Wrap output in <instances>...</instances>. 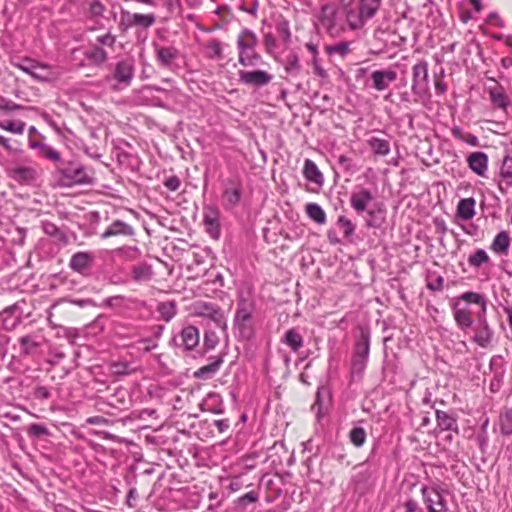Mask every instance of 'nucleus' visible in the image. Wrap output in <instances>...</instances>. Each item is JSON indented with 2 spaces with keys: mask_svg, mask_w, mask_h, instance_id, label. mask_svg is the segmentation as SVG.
Returning a JSON list of instances; mask_svg holds the SVG:
<instances>
[{
  "mask_svg": "<svg viewBox=\"0 0 512 512\" xmlns=\"http://www.w3.org/2000/svg\"><path fill=\"white\" fill-rule=\"evenodd\" d=\"M255 311V301L250 293H240L234 316V327L244 339H250L254 334L252 315Z\"/></svg>",
  "mask_w": 512,
  "mask_h": 512,
  "instance_id": "obj_1",
  "label": "nucleus"
},
{
  "mask_svg": "<svg viewBox=\"0 0 512 512\" xmlns=\"http://www.w3.org/2000/svg\"><path fill=\"white\" fill-rule=\"evenodd\" d=\"M318 20L321 27L330 36L337 37L346 31V22L340 3L329 2L323 4Z\"/></svg>",
  "mask_w": 512,
  "mask_h": 512,
  "instance_id": "obj_2",
  "label": "nucleus"
},
{
  "mask_svg": "<svg viewBox=\"0 0 512 512\" xmlns=\"http://www.w3.org/2000/svg\"><path fill=\"white\" fill-rule=\"evenodd\" d=\"M57 180L62 187H72L92 182V178L87 173L86 168L76 162H69L64 168L58 169Z\"/></svg>",
  "mask_w": 512,
  "mask_h": 512,
  "instance_id": "obj_3",
  "label": "nucleus"
},
{
  "mask_svg": "<svg viewBox=\"0 0 512 512\" xmlns=\"http://www.w3.org/2000/svg\"><path fill=\"white\" fill-rule=\"evenodd\" d=\"M411 91L420 98L429 94L428 62L426 60H420L412 67Z\"/></svg>",
  "mask_w": 512,
  "mask_h": 512,
  "instance_id": "obj_4",
  "label": "nucleus"
},
{
  "mask_svg": "<svg viewBox=\"0 0 512 512\" xmlns=\"http://www.w3.org/2000/svg\"><path fill=\"white\" fill-rule=\"evenodd\" d=\"M257 44L258 38L253 31L249 29H243L239 33L237 37V46L239 49V64L243 66H249L253 64V59H255V56L248 57L246 55V52L247 50H255Z\"/></svg>",
  "mask_w": 512,
  "mask_h": 512,
  "instance_id": "obj_5",
  "label": "nucleus"
},
{
  "mask_svg": "<svg viewBox=\"0 0 512 512\" xmlns=\"http://www.w3.org/2000/svg\"><path fill=\"white\" fill-rule=\"evenodd\" d=\"M154 53L158 65L162 68L174 70L177 67L180 51L175 46H163L154 44Z\"/></svg>",
  "mask_w": 512,
  "mask_h": 512,
  "instance_id": "obj_6",
  "label": "nucleus"
},
{
  "mask_svg": "<svg viewBox=\"0 0 512 512\" xmlns=\"http://www.w3.org/2000/svg\"><path fill=\"white\" fill-rule=\"evenodd\" d=\"M346 22V29L358 30L364 26L363 19L360 15L358 2L355 0H339Z\"/></svg>",
  "mask_w": 512,
  "mask_h": 512,
  "instance_id": "obj_7",
  "label": "nucleus"
},
{
  "mask_svg": "<svg viewBox=\"0 0 512 512\" xmlns=\"http://www.w3.org/2000/svg\"><path fill=\"white\" fill-rule=\"evenodd\" d=\"M193 311L198 316L213 320L219 327L224 328L226 326L223 312L213 303L197 301L193 304Z\"/></svg>",
  "mask_w": 512,
  "mask_h": 512,
  "instance_id": "obj_8",
  "label": "nucleus"
},
{
  "mask_svg": "<svg viewBox=\"0 0 512 512\" xmlns=\"http://www.w3.org/2000/svg\"><path fill=\"white\" fill-rule=\"evenodd\" d=\"M239 75V81L243 84L250 85V86H256L261 87L269 84L273 78L271 74L264 70H253V71H246V70H240L238 72Z\"/></svg>",
  "mask_w": 512,
  "mask_h": 512,
  "instance_id": "obj_9",
  "label": "nucleus"
},
{
  "mask_svg": "<svg viewBox=\"0 0 512 512\" xmlns=\"http://www.w3.org/2000/svg\"><path fill=\"white\" fill-rule=\"evenodd\" d=\"M422 494L427 505V512H446V501L443 495L434 488L422 487Z\"/></svg>",
  "mask_w": 512,
  "mask_h": 512,
  "instance_id": "obj_10",
  "label": "nucleus"
},
{
  "mask_svg": "<svg viewBox=\"0 0 512 512\" xmlns=\"http://www.w3.org/2000/svg\"><path fill=\"white\" fill-rule=\"evenodd\" d=\"M220 213L216 207L205 206L203 208V222L207 233L213 238L218 239L220 236Z\"/></svg>",
  "mask_w": 512,
  "mask_h": 512,
  "instance_id": "obj_11",
  "label": "nucleus"
},
{
  "mask_svg": "<svg viewBox=\"0 0 512 512\" xmlns=\"http://www.w3.org/2000/svg\"><path fill=\"white\" fill-rule=\"evenodd\" d=\"M374 200L373 193L364 187H359L351 193L350 205L358 213L368 210L370 203Z\"/></svg>",
  "mask_w": 512,
  "mask_h": 512,
  "instance_id": "obj_12",
  "label": "nucleus"
},
{
  "mask_svg": "<svg viewBox=\"0 0 512 512\" xmlns=\"http://www.w3.org/2000/svg\"><path fill=\"white\" fill-rule=\"evenodd\" d=\"M512 188V155H506L502 159L498 173V189L506 194Z\"/></svg>",
  "mask_w": 512,
  "mask_h": 512,
  "instance_id": "obj_13",
  "label": "nucleus"
},
{
  "mask_svg": "<svg viewBox=\"0 0 512 512\" xmlns=\"http://www.w3.org/2000/svg\"><path fill=\"white\" fill-rule=\"evenodd\" d=\"M397 79V73L392 69L373 71L370 75L371 86L376 91H384Z\"/></svg>",
  "mask_w": 512,
  "mask_h": 512,
  "instance_id": "obj_14",
  "label": "nucleus"
},
{
  "mask_svg": "<svg viewBox=\"0 0 512 512\" xmlns=\"http://www.w3.org/2000/svg\"><path fill=\"white\" fill-rule=\"evenodd\" d=\"M60 75V70L51 65L40 64L34 61L30 76L42 82H53L56 81Z\"/></svg>",
  "mask_w": 512,
  "mask_h": 512,
  "instance_id": "obj_15",
  "label": "nucleus"
},
{
  "mask_svg": "<svg viewBox=\"0 0 512 512\" xmlns=\"http://www.w3.org/2000/svg\"><path fill=\"white\" fill-rule=\"evenodd\" d=\"M488 155L482 151L472 152L467 157V165L477 176L485 177L488 171Z\"/></svg>",
  "mask_w": 512,
  "mask_h": 512,
  "instance_id": "obj_16",
  "label": "nucleus"
},
{
  "mask_svg": "<svg viewBox=\"0 0 512 512\" xmlns=\"http://www.w3.org/2000/svg\"><path fill=\"white\" fill-rule=\"evenodd\" d=\"M493 332L490 329L488 322L484 316V314H480L478 317L477 325L475 327V334L473 340L480 347H487L492 340Z\"/></svg>",
  "mask_w": 512,
  "mask_h": 512,
  "instance_id": "obj_17",
  "label": "nucleus"
},
{
  "mask_svg": "<svg viewBox=\"0 0 512 512\" xmlns=\"http://www.w3.org/2000/svg\"><path fill=\"white\" fill-rule=\"evenodd\" d=\"M122 22L128 27L139 26L149 28L155 23V16L153 14H139L123 11Z\"/></svg>",
  "mask_w": 512,
  "mask_h": 512,
  "instance_id": "obj_18",
  "label": "nucleus"
},
{
  "mask_svg": "<svg viewBox=\"0 0 512 512\" xmlns=\"http://www.w3.org/2000/svg\"><path fill=\"white\" fill-rule=\"evenodd\" d=\"M134 77V66L130 60H122L116 64L114 78L125 86L130 85Z\"/></svg>",
  "mask_w": 512,
  "mask_h": 512,
  "instance_id": "obj_19",
  "label": "nucleus"
},
{
  "mask_svg": "<svg viewBox=\"0 0 512 512\" xmlns=\"http://www.w3.org/2000/svg\"><path fill=\"white\" fill-rule=\"evenodd\" d=\"M242 186L235 180H229L223 191V199L227 207H235L241 198Z\"/></svg>",
  "mask_w": 512,
  "mask_h": 512,
  "instance_id": "obj_20",
  "label": "nucleus"
},
{
  "mask_svg": "<svg viewBox=\"0 0 512 512\" xmlns=\"http://www.w3.org/2000/svg\"><path fill=\"white\" fill-rule=\"evenodd\" d=\"M134 234V229L129 224L121 221L115 220L112 222L109 227L101 234L102 239H107L112 236H132Z\"/></svg>",
  "mask_w": 512,
  "mask_h": 512,
  "instance_id": "obj_21",
  "label": "nucleus"
},
{
  "mask_svg": "<svg viewBox=\"0 0 512 512\" xmlns=\"http://www.w3.org/2000/svg\"><path fill=\"white\" fill-rule=\"evenodd\" d=\"M29 147L33 150H38V154L48 160L53 162H58L61 160L60 153L46 143L30 139Z\"/></svg>",
  "mask_w": 512,
  "mask_h": 512,
  "instance_id": "obj_22",
  "label": "nucleus"
},
{
  "mask_svg": "<svg viewBox=\"0 0 512 512\" xmlns=\"http://www.w3.org/2000/svg\"><path fill=\"white\" fill-rule=\"evenodd\" d=\"M93 261V256L88 252H77L70 260V268L76 272L83 273L89 268Z\"/></svg>",
  "mask_w": 512,
  "mask_h": 512,
  "instance_id": "obj_23",
  "label": "nucleus"
},
{
  "mask_svg": "<svg viewBox=\"0 0 512 512\" xmlns=\"http://www.w3.org/2000/svg\"><path fill=\"white\" fill-rule=\"evenodd\" d=\"M476 201L474 198H464L458 202L456 215L464 221L471 220L475 216Z\"/></svg>",
  "mask_w": 512,
  "mask_h": 512,
  "instance_id": "obj_24",
  "label": "nucleus"
},
{
  "mask_svg": "<svg viewBox=\"0 0 512 512\" xmlns=\"http://www.w3.org/2000/svg\"><path fill=\"white\" fill-rule=\"evenodd\" d=\"M180 338L185 349L192 350L199 344V331L194 326L184 327L181 331Z\"/></svg>",
  "mask_w": 512,
  "mask_h": 512,
  "instance_id": "obj_25",
  "label": "nucleus"
},
{
  "mask_svg": "<svg viewBox=\"0 0 512 512\" xmlns=\"http://www.w3.org/2000/svg\"><path fill=\"white\" fill-rule=\"evenodd\" d=\"M453 316L461 329H466L473 323L470 310L467 307H461L458 302L453 305Z\"/></svg>",
  "mask_w": 512,
  "mask_h": 512,
  "instance_id": "obj_26",
  "label": "nucleus"
},
{
  "mask_svg": "<svg viewBox=\"0 0 512 512\" xmlns=\"http://www.w3.org/2000/svg\"><path fill=\"white\" fill-rule=\"evenodd\" d=\"M381 0H359L358 7L364 24L371 19L380 8Z\"/></svg>",
  "mask_w": 512,
  "mask_h": 512,
  "instance_id": "obj_27",
  "label": "nucleus"
},
{
  "mask_svg": "<svg viewBox=\"0 0 512 512\" xmlns=\"http://www.w3.org/2000/svg\"><path fill=\"white\" fill-rule=\"evenodd\" d=\"M304 177L315 184L322 185L323 184V175L318 169L317 165L310 159H306L303 167Z\"/></svg>",
  "mask_w": 512,
  "mask_h": 512,
  "instance_id": "obj_28",
  "label": "nucleus"
},
{
  "mask_svg": "<svg viewBox=\"0 0 512 512\" xmlns=\"http://www.w3.org/2000/svg\"><path fill=\"white\" fill-rule=\"evenodd\" d=\"M21 352L30 355L42 344V337L37 335H26L19 340Z\"/></svg>",
  "mask_w": 512,
  "mask_h": 512,
  "instance_id": "obj_29",
  "label": "nucleus"
},
{
  "mask_svg": "<svg viewBox=\"0 0 512 512\" xmlns=\"http://www.w3.org/2000/svg\"><path fill=\"white\" fill-rule=\"evenodd\" d=\"M367 144L375 155L387 156L390 153V143L386 139L373 136L367 140Z\"/></svg>",
  "mask_w": 512,
  "mask_h": 512,
  "instance_id": "obj_30",
  "label": "nucleus"
},
{
  "mask_svg": "<svg viewBox=\"0 0 512 512\" xmlns=\"http://www.w3.org/2000/svg\"><path fill=\"white\" fill-rule=\"evenodd\" d=\"M11 176L18 182L29 183L35 180L36 171L32 167L17 166L12 169Z\"/></svg>",
  "mask_w": 512,
  "mask_h": 512,
  "instance_id": "obj_31",
  "label": "nucleus"
},
{
  "mask_svg": "<svg viewBox=\"0 0 512 512\" xmlns=\"http://www.w3.org/2000/svg\"><path fill=\"white\" fill-rule=\"evenodd\" d=\"M436 420L438 427L443 431H457L458 429L456 419L444 411H436Z\"/></svg>",
  "mask_w": 512,
  "mask_h": 512,
  "instance_id": "obj_32",
  "label": "nucleus"
},
{
  "mask_svg": "<svg viewBox=\"0 0 512 512\" xmlns=\"http://www.w3.org/2000/svg\"><path fill=\"white\" fill-rule=\"evenodd\" d=\"M510 242L511 240L508 232L501 231L495 236L491 244V250L497 254H506L510 246Z\"/></svg>",
  "mask_w": 512,
  "mask_h": 512,
  "instance_id": "obj_33",
  "label": "nucleus"
},
{
  "mask_svg": "<svg viewBox=\"0 0 512 512\" xmlns=\"http://www.w3.org/2000/svg\"><path fill=\"white\" fill-rule=\"evenodd\" d=\"M282 342L289 346L293 352H297L303 346L304 340L296 329L291 328L286 331Z\"/></svg>",
  "mask_w": 512,
  "mask_h": 512,
  "instance_id": "obj_34",
  "label": "nucleus"
},
{
  "mask_svg": "<svg viewBox=\"0 0 512 512\" xmlns=\"http://www.w3.org/2000/svg\"><path fill=\"white\" fill-rule=\"evenodd\" d=\"M132 278L136 282H147L152 278L153 272L150 265L140 263L132 268Z\"/></svg>",
  "mask_w": 512,
  "mask_h": 512,
  "instance_id": "obj_35",
  "label": "nucleus"
},
{
  "mask_svg": "<svg viewBox=\"0 0 512 512\" xmlns=\"http://www.w3.org/2000/svg\"><path fill=\"white\" fill-rule=\"evenodd\" d=\"M223 359L221 357H216L209 364L200 367L195 373V377L197 378H210L214 375L220 368Z\"/></svg>",
  "mask_w": 512,
  "mask_h": 512,
  "instance_id": "obj_36",
  "label": "nucleus"
},
{
  "mask_svg": "<svg viewBox=\"0 0 512 512\" xmlns=\"http://www.w3.org/2000/svg\"><path fill=\"white\" fill-rule=\"evenodd\" d=\"M370 351V336L362 331L360 339L356 342L353 356L368 358Z\"/></svg>",
  "mask_w": 512,
  "mask_h": 512,
  "instance_id": "obj_37",
  "label": "nucleus"
},
{
  "mask_svg": "<svg viewBox=\"0 0 512 512\" xmlns=\"http://www.w3.org/2000/svg\"><path fill=\"white\" fill-rule=\"evenodd\" d=\"M489 95L494 106L506 109L509 105L508 98L502 87L496 86L495 88H491L489 90Z\"/></svg>",
  "mask_w": 512,
  "mask_h": 512,
  "instance_id": "obj_38",
  "label": "nucleus"
},
{
  "mask_svg": "<svg viewBox=\"0 0 512 512\" xmlns=\"http://www.w3.org/2000/svg\"><path fill=\"white\" fill-rule=\"evenodd\" d=\"M26 124L22 120L0 119V128L12 134L22 135Z\"/></svg>",
  "mask_w": 512,
  "mask_h": 512,
  "instance_id": "obj_39",
  "label": "nucleus"
},
{
  "mask_svg": "<svg viewBox=\"0 0 512 512\" xmlns=\"http://www.w3.org/2000/svg\"><path fill=\"white\" fill-rule=\"evenodd\" d=\"M306 214L310 219L318 224H324L326 221V214L322 207L316 203H309L305 206Z\"/></svg>",
  "mask_w": 512,
  "mask_h": 512,
  "instance_id": "obj_40",
  "label": "nucleus"
},
{
  "mask_svg": "<svg viewBox=\"0 0 512 512\" xmlns=\"http://www.w3.org/2000/svg\"><path fill=\"white\" fill-rule=\"evenodd\" d=\"M451 132H452V135L456 139H458L462 142H465L469 146H472V147L480 146L479 139L476 135H474L472 133L464 132L460 127L456 126V127L452 128Z\"/></svg>",
  "mask_w": 512,
  "mask_h": 512,
  "instance_id": "obj_41",
  "label": "nucleus"
},
{
  "mask_svg": "<svg viewBox=\"0 0 512 512\" xmlns=\"http://www.w3.org/2000/svg\"><path fill=\"white\" fill-rule=\"evenodd\" d=\"M85 56L88 60L97 65L104 63L108 58L107 52L97 45H93L90 49H88L85 52Z\"/></svg>",
  "mask_w": 512,
  "mask_h": 512,
  "instance_id": "obj_42",
  "label": "nucleus"
},
{
  "mask_svg": "<svg viewBox=\"0 0 512 512\" xmlns=\"http://www.w3.org/2000/svg\"><path fill=\"white\" fill-rule=\"evenodd\" d=\"M459 300H463L467 303H475L480 306L481 315L486 312V300L484 296L476 292H465L460 297Z\"/></svg>",
  "mask_w": 512,
  "mask_h": 512,
  "instance_id": "obj_43",
  "label": "nucleus"
},
{
  "mask_svg": "<svg viewBox=\"0 0 512 512\" xmlns=\"http://www.w3.org/2000/svg\"><path fill=\"white\" fill-rule=\"evenodd\" d=\"M85 5L91 19L103 18L105 7L99 0H87Z\"/></svg>",
  "mask_w": 512,
  "mask_h": 512,
  "instance_id": "obj_44",
  "label": "nucleus"
},
{
  "mask_svg": "<svg viewBox=\"0 0 512 512\" xmlns=\"http://www.w3.org/2000/svg\"><path fill=\"white\" fill-rule=\"evenodd\" d=\"M16 307H8L0 313V320L3 321L4 328L10 330L15 327L18 322L19 316H13Z\"/></svg>",
  "mask_w": 512,
  "mask_h": 512,
  "instance_id": "obj_45",
  "label": "nucleus"
},
{
  "mask_svg": "<svg viewBox=\"0 0 512 512\" xmlns=\"http://www.w3.org/2000/svg\"><path fill=\"white\" fill-rule=\"evenodd\" d=\"M157 310L162 319L166 322L170 321L176 315V306L173 301L160 303Z\"/></svg>",
  "mask_w": 512,
  "mask_h": 512,
  "instance_id": "obj_46",
  "label": "nucleus"
},
{
  "mask_svg": "<svg viewBox=\"0 0 512 512\" xmlns=\"http://www.w3.org/2000/svg\"><path fill=\"white\" fill-rule=\"evenodd\" d=\"M329 55H339L345 57L350 52V42L343 41L326 47Z\"/></svg>",
  "mask_w": 512,
  "mask_h": 512,
  "instance_id": "obj_47",
  "label": "nucleus"
},
{
  "mask_svg": "<svg viewBox=\"0 0 512 512\" xmlns=\"http://www.w3.org/2000/svg\"><path fill=\"white\" fill-rule=\"evenodd\" d=\"M489 261L487 252L483 249L476 250L473 254L468 257V263L470 266L478 268L484 263Z\"/></svg>",
  "mask_w": 512,
  "mask_h": 512,
  "instance_id": "obj_48",
  "label": "nucleus"
},
{
  "mask_svg": "<svg viewBox=\"0 0 512 512\" xmlns=\"http://www.w3.org/2000/svg\"><path fill=\"white\" fill-rule=\"evenodd\" d=\"M349 439L356 447H361L366 441V432L362 427H354L349 433Z\"/></svg>",
  "mask_w": 512,
  "mask_h": 512,
  "instance_id": "obj_49",
  "label": "nucleus"
},
{
  "mask_svg": "<svg viewBox=\"0 0 512 512\" xmlns=\"http://www.w3.org/2000/svg\"><path fill=\"white\" fill-rule=\"evenodd\" d=\"M337 226L342 230L345 238L351 237L355 232V225L345 216H339Z\"/></svg>",
  "mask_w": 512,
  "mask_h": 512,
  "instance_id": "obj_50",
  "label": "nucleus"
},
{
  "mask_svg": "<svg viewBox=\"0 0 512 512\" xmlns=\"http://www.w3.org/2000/svg\"><path fill=\"white\" fill-rule=\"evenodd\" d=\"M366 212L369 217L366 221V225L368 227L376 228V227H379L383 223L384 216L382 215V211L380 209L379 210L368 209V210H366Z\"/></svg>",
  "mask_w": 512,
  "mask_h": 512,
  "instance_id": "obj_51",
  "label": "nucleus"
},
{
  "mask_svg": "<svg viewBox=\"0 0 512 512\" xmlns=\"http://www.w3.org/2000/svg\"><path fill=\"white\" fill-rule=\"evenodd\" d=\"M500 431L503 435H512V409L500 417Z\"/></svg>",
  "mask_w": 512,
  "mask_h": 512,
  "instance_id": "obj_52",
  "label": "nucleus"
},
{
  "mask_svg": "<svg viewBox=\"0 0 512 512\" xmlns=\"http://www.w3.org/2000/svg\"><path fill=\"white\" fill-rule=\"evenodd\" d=\"M43 230H44L45 234L55 237L58 241H65L64 233L61 232L55 224L50 223V222H45L43 224Z\"/></svg>",
  "mask_w": 512,
  "mask_h": 512,
  "instance_id": "obj_53",
  "label": "nucleus"
},
{
  "mask_svg": "<svg viewBox=\"0 0 512 512\" xmlns=\"http://www.w3.org/2000/svg\"><path fill=\"white\" fill-rule=\"evenodd\" d=\"M300 69L299 59L297 54L290 53L285 60V70L288 73H297Z\"/></svg>",
  "mask_w": 512,
  "mask_h": 512,
  "instance_id": "obj_54",
  "label": "nucleus"
},
{
  "mask_svg": "<svg viewBox=\"0 0 512 512\" xmlns=\"http://www.w3.org/2000/svg\"><path fill=\"white\" fill-rule=\"evenodd\" d=\"M207 49L209 56L211 58H221L222 56V46L220 41L213 39L210 40L207 44Z\"/></svg>",
  "mask_w": 512,
  "mask_h": 512,
  "instance_id": "obj_55",
  "label": "nucleus"
},
{
  "mask_svg": "<svg viewBox=\"0 0 512 512\" xmlns=\"http://www.w3.org/2000/svg\"><path fill=\"white\" fill-rule=\"evenodd\" d=\"M368 358L353 356L351 370L353 374H361L366 368Z\"/></svg>",
  "mask_w": 512,
  "mask_h": 512,
  "instance_id": "obj_56",
  "label": "nucleus"
},
{
  "mask_svg": "<svg viewBox=\"0 0 512 512\" xmlns=\"http://www.w3.org/2000/svg\"><path fill=\"white\" fill-rule=\"evenodd\" d=\"M323 395H325L328 398V396H329L328 390L326 388L318 389L317 394H316V401L313 405V409L317 408L318 417H320L324 413L323 401H322Z\"/></svg>",
  "mask_w": 512,
  "mask_h": 512,
  "instance_id": "obj_57",
  "label": "nucleus"
},
{
  "mask_svg": "<svg viewBox=\"0 0 512 512\" xmlns=\"http://www.w3.org/2000/svg\"><path fill=\"white\" fill-rule=\"evenodd\" d=\"M23 107L9 99L0 96V111H15Z\"/></svg>",
  "mask_w": 512,
  "mask_h": 512,
  "instance_id": "obj_58",
  "label": "nucleus"
},
{
  "mask_svg": "<svg viewBox=\"0 0 512 512\" xmlns=\"http://www.w3.org/2000/svg\"><path fill=\"white\" fill-rule=\"evenodd\" d=\"M312 66H313V72L315 75L322 79H326L328 77L327 71L321 66L319 58L313 57L312 58Z\"/></svg>",
  "mask_w": 512,
  "mask_h": 512,
  "instance_id": "obj_59",
  "label": "nucleus"
},
{
  "mask_svg": "<svg viewBox=\"0 0 512 512\" xmlns=\"http://www.w3.org/2000/svg\"><path fill=\"white\" fill-rule=\"evenodd\" d=\"M115 41H116V37L114 35H112L110 32H108L104 35L98 36L96 38V42L98 44L105 45L108 47H112L114 45Z\"/></svg>",
  "mask_w": 512,
  "mask_h": 512,
  "instance_id": "obj_60",
  "label": "nucleus"
},
{
  "mask_svg": "<svg viewBox=\"0 0 512 512\" xmlns=\"http://www.w3.org/2000/svg\"><path fill=\"white\" fill-rule=\"evenodd\" d=\"M258 500V493L255 491H250L245 495L238 498V504L240 506H244L246 503H254Z\"/></svg>",
  "mask_w": 512,
  "mask_h": 512,
  "instance_id": "obj_61",
  "label": "nucleus"
},
{
  "mask_svg": "<svg viewBox=\"0 0 512 512\" xmlns=\"http://www.w3.org/2000/svg\"><path fill=\"white\" fill-rule=\"evenodd\" d=\"M444 279L442 276H437L435 280L428 281L427 288L432 291H441L443 289Z\"/></svg>",
  "mask_w": 512,
  "mask_h": 512,
  "instance_id": "obj_62",
  "label": "nucleus"
},
{
  "mask_svg": "<svg viewBox=\"0 0 512 512\" xmlns=\"http://www.w3.org/2000/svg\"><path fill=\"white\" fill-rule=\"evenodd\" d=\"M164 186L170 191H176L180 187V180L177 176H171L164 181Z\"/></svg>",
  "mask_w": 512,
  "mask_h": 512,
  "instance_id": "obj_63",
  "label": "nucleus"
},
{
  "mask_svg": "<svg viewBox=\"0 0 512 512\" xmlns=\"http://www.w3.org/2000/svg\"><path fill=\"white\" fill-rule=\"evenodd\" d=\"M29 433L35 436L46 435L48 433L47 428L42 424H32L29 427Z\"/></svg>",
  "mask_w": 512,
  "mask_h": 512,
  "instance_id": "obj_64",
  "label": "nucleus"
}]
</instances>
